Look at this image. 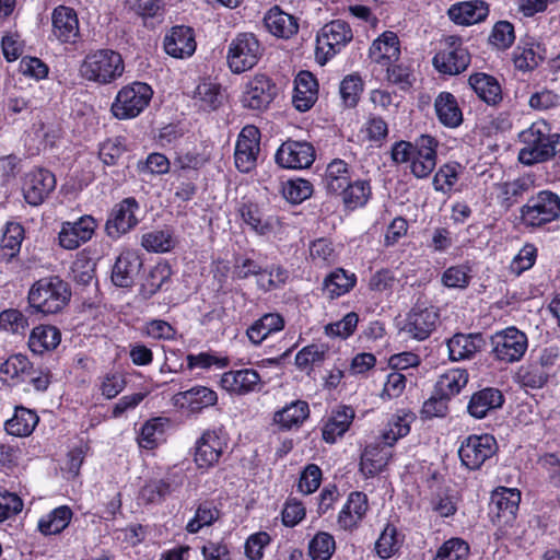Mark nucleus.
Here are the masks:
<instances>
[{"mask_svg":"<svg viewBox=\"0 0 560 560\" xmlns=\"http://www.w3.org/2000/svg\"><path fill=\"white\" fill-rule=\"evenodd\" d=\"M164 49L167 55L175 58L191 56L196 50V42L192 30L187 26H175L165 36Z\"/></svg>","mask_w":560,"mask_h":560,"instance_id":"b1692460","label":"nucleus"},{"mask_svg":"<svg viewBox=\"0 0 560 560\" xmlns=\"http://www.w3.org/2000/svg\"><path fill=\"white\" fill-rule=\"evenodd\" d=\"M338 195L342 196V201L348 209H357L364 206L371 196V186L368 180L352 179Z\"/></svg>","mask_w":560,"mask_h":560,"instance_id":"79ce46f5","label":"nucleus"},{"mask_svg":"<svg viewBox=\"0 0 560 560\" xmlns=\"http://www.w3.org/2000/svg\"><path fill=\"white\" fill-rule=\"evenodd\" d=\"M469 546L460 538H451L438 550L434 560H466Z\"/></svg>","mask_w":560,"mask_h":560,"instance_id":"bf43d9fd","label":"nucleus"},{"mask_svg":"<svg viewBox=\"0 0 560 560\" xmlns=\"http://www.w3.org/2000/svg\"><path fill=\"white\" fill-rule=\"evenodd\" d=\"M516 377L525 387L541 388L547 383L549 374L542 361H540L521 366Z\"/></svg>","mask_w":560,"mask_h":560,"instance_id":"a18cd8bd","label":"nucleus"},{"mask_svg":"<svg viewBox=\"0 0 560 560\" xmlns=\"http://www.w3.org/2000/svg\"><path fill=\"white\" fill-rule=\"evenodd\" d=\"M170 276L171 270L166 265H158L152 268L141 285V295L144 299L153 296L168 280Z\"/></svg>","mask_w":560,"mask_h":560,"instance_id":"6e6d98bb","label":"nucleus"},{"mask_svg":"<svg viewBox=\"0 0 560 560\" xmlns=\"http://www.w3.org/2000/svg\"><path fill=\"white\" fill-rule=\"evenodd\" d=\"M363 91V82L357 74H349L340 83L339 92L346 107L357 106Z\"/></svg>","mask_w":560,"mask_h":560,"instance_id":"4d7b16f0","label":"nucleus"},{"mask_svg":"<svg viewBox=\"0 0 560 560\" xmlns=\"http://www.w3.org/2000/svg\"><path fill=\"white\" fill-rule=\"evenodd\" d=\"M141 245L148 252L165 253L175 246V241L167 230L151 231L142 235Z\"/></svg>","mask_w":560,"mask_h":560,"instance_id":"603ef678","label":"nucleus"},{"mask_svg":"<svg viewBox=\"0 0 560 560\" xmlns=\"http://www.w3.org/2000/svg\"><path fill=\"white\" fill-rule=\"evenodd\" d=\"M353 38L350 25L342 20H334L325 24L316 37V58L324 65L328 59L340 52Z\"/></svg>","mask_w":560,"mask_h":560,"instance_id":"6e6552de","label":"nucleus"},{"mask_svg":"<svg viewBox=\"0 0 560 560\" xmlns=\"http://www.w3.org/2000/svg\"><path fill=\"white\" fill-rule=\"evenodd\" d=\"M284 327V319L278 313H268L257 319L248 329L247 336L254 345L261 343L270 334Z\"/></svg>","mask_w":560,"mask_h":560,"instance_id":"c9c22d12","label":"nucleus"},{"mask_svg":"<svg viewBox=\"0 0 560 560\" xmlns=\"http://www.w3.org/2000/svg\"><path fill=\"white\" fill-rule=\"evenodd\" d=\"M312 192V184L308 180L302 178L288 180L282 188L283 197L292 203L302 202L303 200L311 197Z\"/></svg>","mask_w":560,"mask_h":560,"instance_id":"052dcab7","label":"nucleus"},{"mask_svg":"<svg viewBox=\"0 0 560 560\" xmlns=\"http://www.w3.org/2000/svg\"><path fill=\"white\" fill-rule=\"evenodd\" d=\"M52 35L60 43H75L80 35L77 12L69 7L59 5L51 14Z\"/></svg>","mask_w":560,"mask_h":560,"instance_id":"412c9836","label":"nucleus"},{"mask_svg":"<svg viewBox=\"0 0 560 560\" xmlns=\"http://www.w3.org/2000/svg\"><path fill=\"white\" fill-rule=\"evenodd\" d=\"M55 175L48 170L38 168L26 174L23 184L25 200L32 206H38L54 191Z\"/></svg>","mask_w":560,"mask_h":560,"instance_id":"f3484780","label":"nucleus"},{"mask_svg":"<svg viewBox=\"0 0 560 560\" xmlns=\"http://www.w3.org/2000/svg\"><path fill=\"white\" fill-rule=\"evenodd\" d=\"M493 358L505 364L522 360L528 348L526 334L514 326L494 332L490 338Z\"/></svg>","mask_w":560,"mask_h":560,"instance_id":"0eeeda50","label":"nucleus"},{"mask_svg":"<svg viewBox=\"0 0 560 560\" xmlns=\"http://www.w3.org/2000/svg\"><path fill=\"white\" fill-rule=\"evenodd\" d=\"M139 203L132 197L121 200L112 209L105 224L106 233L112 238H118L138 224L136 211Z\"/></svg>","mask_w":560,"mask_h":560,"instance_id":"4468645a","label":"nucleus"},{"mask_svg":"<svg viewBox=\"0 0 560 560\" xmlns=\"http://www.w3.org/2000/svg\"><path fill=\"white\" fill-rule=\"evenodd\" d=\"M560 217V197L549 190L539 191L521 208L522 223L539 228Z\"/></svg>","mask_w":560,"mask_h":560,"instance_id":"39448f33","label":"nucleus"},{"mask_svg":"<svg viewBox=\"0 0 560 560\" xmlns=\"http://www.w3.org/2000/svg\"><path fill=\"white\" fill-rule=\"evenodd\" d=\"M72 511L62 505L50 512L46 518H42L38 528L44 535H55L62 532L70 523Z\"/></svg>","mask_w":560,"mask_h":560,"instance_id":"37998d69","label":"nucleus"},{"mask_svg":"<svg viewBox=\"0 0 560 560\" xmlns=\"http://www.w3.org/2000/svg\"><path fill=\"white\" fill-rule=\"evenodd\" d=\"M489 13L488 4L480 0L459 2L448 9V16L460 25H471L483 21Z\"/></svg>","mask_w":560,"mask_h":560,"instance_id":"c85d7f7f","label":"nucleus"},{"mask_svg":"<svg viewBox=\"0 0 560 560\" xmlns=\"http://www.w3.org/2000/svg\"><path fill=\"white\" fill-rule=\"evenodd\" d=\"M192 98L200 109L211 112L222 104L223 94L218 83L203 81L197 85Z\"/></svg>","mask_w":560,"mask_h":560,"instance_id":"4c0bfd02","label":"nucleus"},{"mask_svg":"<svg viewBox=\"0 0 560 560\" xmlns=\"http://www.w3.org/2000/svg\"><path fill=\"white\" fill-rule=\"evenodd\" d=\"M23 237L24 229L20 223L9 222L7 224L1 240L2 257L7 261L19 253Z\"/></svg>","mask_w":560,"mask_h":560,"instance_id":"49530a36","label":"nucleus"},{"mask_svg":"<svg viewBox=\"0 0 560 560\" xmlns=\"http://www.w3.org/2000/svg\"><path fill=\"white\" fill-rule=\"evenodd\" d=\"M515 39L514 26L508 21H500L493 26L490 43L499 49L509 48Z\"/></svg>","mask_w":560,"mask_h":560,"instance_id":"0e129e2a","label":"nucleus"},{"mask_svg":"<svg viewBox=\"0 0 560 560\" xmlns=\"http://www.w3.org/2000/svg\"><path fill=\"white\" fill-rule=\"evenodd\" d=\"M351 180L350 166L340 159L332 160L326 167L324 184L327 191L339 194Z\"/></svg>","mask_w":560,"mask_h":560,"instance_id":"f704fd0d","label":"nucleus"},{"mask_svg":"<svg viewBox=\"0 0 560 560\" xmlns=\"http://www.w3.org/2000/svg\"><path fill=\"white\" fill-rule=\"evenodd\" d=\"M310 255L316 265H329L336 260L335 249L326 238L314 241L310 246Z\"/></svg>","mask_w":560,"mask_h":560,"instance_id":"69168bd1","label":"nucleus"},{"mask_svg":"<svg viewBox=\"0 0 560 560\" xmlns=\"http://www.w3.org/2000/svg\"><path fill=\"white\" fill-rule=\"evenodd\" d=\"M435 113L446 127L455 128L463 121V114L457 104L455 96L448 92H442L434 102Z\"/></svg>","mask_w":560,"mask_h":560,"instance_id":"72a5a7b5","label":"nucleus"},{"mask_svg":"<svg viewBox=\"0 0 560 560\" xmlns=\"http://www.w3.org/2000/svg\"><path fill=\"white\" fill-rule=\"evenodd\" d=\"M191 411H199L203 408L215 405L217 393L208 387L197 386L180 393Z\"/></svg>","mask_w":560,"mask_h":560,"instance_id":"09e8293b","label":"nucleus"},{"mask_svg":"<svg viewBox=\"0 0 560 560\" xmlns=\"http://www.w3.org/2000/svg\"><path fill=\"white\" fill-rule=\"evenodd\" d=\"M397 529L387 524L375 542V550L382 559L390 558L398 550Z\"/></svg>","mask_w":560,"mask_h":560,"instance_id":"680f3d73","label":"nucleus"},{"mask_svg":"<svg viewBox=\"0 0 560 560\" xmlns=\"http://www.w3.org/2000/svg\"><path fill=\"white\" fill-rule=\"evenodd\" d=\"M142 267V260L137 252L122 250L117 257L113 270L112 281L120 288L130 287Z\"/></svg>","mask_w":560,"mask_h":560,"instance_id":"4be33fe9","label":"nucleus"},{"mask_svg":"<svg viewBox=\"0 0 560 560\" xmlns=\"http://www.w3.org/2000/svg\"><path fill=\"white\" fill-rule=\"evenodd\" d=\"M68 284L58 277L36 281L28 292L30 307L45 315L60 312L70 300Z\"/></svg>","mask_w":560,"mask_h":560,"instance_id":"7ed1b4c3","label":"nucleus"},{"mask_svg":"<svg viewBox=\"0 0 560 560\" xmlns=\"http://www.w3.org/2000/svg\"><path fill=\"white\" fill-rule=\"evenodd\" d=\"M310 409L306 401L296 400L275 413V422L284 429L298 427L308 417Z\"/></svg>","mask_w":560,"mask_h":560,"instance_id":"a19ab883","label":"nucleus"},{"mask_svg":"<svg viewBox=\"0 0 560 560\" xmlns=\"http://www.w3.org/2000/svg\"><path fill=\"white\" fill-rule=\"evenodd\" d=\"M467 382L468 373L466 370L453 369L439 377L435 390L438 395H443L451 399L455 395L459 394L462 388L466 386Z\"/></svg>","mask_w":560,"mask_h":560,"instance_id":"ea45409f","label":"nucleus"},{"mask_svg":"<svg viewBox=\"0 0 560 560\" xmlns=\"http://www.w3.org/2000/svg\"><path fill=\"white\" fill-rule=\"evenodd\" d=\"M400 55L399 39L393 32H385L375 39L370 48L372 62L382 68L398 60Z\"/></svg>","mask_w":560,"mask_h":560,"instance_id":"a878e982","label":"nucleus"},{"mask_svg":"<svg viewBox=\"0 0 560 560\" xmlns=\"http://www.w3.org/2000/svg\"><path fill=\"white\" fill-rule=\"evenodd\" d=\"M498 451L495 439L490 434L469 435L460 444L458 455L462 464L470 470L479 469Z\"/></svg>","mask_w":560,"mask_h":560,"instance_id":"9b49d317","label":"nucleus"},{"mask_svg":"<svg viewBox=\"0 0 560 560\" xmlns=\"http://www.w3.org/2000/svg\"><path fill=\"white\" fill-rule=\"evenodd\" d=\"M388 463V453L376 447H366L361 455L360 470L371 478L381 472Z\"/></svg>","mask_w":560,"mask_h":560,"instance_id":"c03bdc74","label":"nucleus"},{"mask_svg":"<svg viewBox=\"0 0 560 560\" xmlns=\"http://www.w3.org/2000/svg\"><path fill=\"white\" fill-rule=\"evenodd\" d=\"M315 152L308 142L288 140L276 153V162L283 168H306L312 165Z\"/></svg>","mask_w":560,"mask_h":560,"instance_id":"2eb2a0df","label":"nucleus"},{"mask_svg":"<svg viewBox=\"0 0 560 560\" xmlns=\"http://www.w3.org/2000/svg\"><path fill=\"white\" fill-rule=\"evenodd\" d=\"M0 327L13 334H24L28 322L18 310H7L0 313Z\"/></svg>","mask_w":560,"mask_h":560,"instance_id":"338daca9","label":"nucleus"},{"mask_svg":"<svg viewBox=\"0 0 560 560\" xmlns=\"http://www.w3.org/2000/svg\"><path fill=\"white\" fill-rule=\"evenodd\" d=\"M442 48L433 57V66L444 74L455 75L467 69L470 55L459 36L451 35L441 42Z\"/></svg>","mask_w":560,"mask_h":560,"instance_id":"1a4fd4ad","label":"nucleus"},{"mask_svg":"<svg viewBox=\"0 0 560 560\" xmlns=\"http://www.w3.org/2000/svg\"><path fill=\"white\" fill-rule=\"evenodd\" d=\"M439 314L434 307H416L407 317L401 331L416 340L427 339L435 329Z\"/></svg>","mask_w":560,"mask_h":560,"instance_id":"aec40b11","label":"nucleus"},{"mask_svg":"<svg viewBox=\"0 0 560 560\" xmlns=\"http://www.w3.org/2000/svg\"><path fill=\"white\" fill-rule=\"evenodd\" d=\"M260 152V131L253 125L245 126L237 138L234 159L238 171L247 173L252 171L257 163Z\"/></svg>","mask_w":560,"mask_h":560,"instance_id":"f8f14e48","label":"nucleus"},{"mask_svg":"<svg viewBox=\"0 0 560 560\" xmlns=\"http://www.w3.org/2000/svg\"><path fill=\"white\" fill-rule=\"evenodd\" d=\"M468 83L477 96L488 105H497L502 101L501 85L494 77L478 72L469 77Z\"/></svg>","mask_w":560,"mask_h":560,"instance_id":"c756f323","label":"nucleus"},{"mask_svg":"<svg viewBox=\"0 0 560 560\" xmlns=\"http://www.w3.org/2000/svg\"><path fill=\"white\" fill-rule=\"evenodd\" d=\"M355 278L347 275L343 269L331 272L324 281V290L330 298L340 296L353 288Z\"/></svg>","mask_w":560,"mask_h":560,"instance_id":"8fccbe9b","label":"nucleus"},{"mask_svg":"<svg viewBox=\"0 0 560 560\" xmlns=\"http://www.w3.org/2000/svg\"><path fill=\"white\" fill-rule=\"evenodd\" d=\"M354 419V410L351 407L342 406L332 412L323 428V439L327 443H335L349 429Z\"/></svg>","mask_w":560,"mask_h":560,"instance_id":"473e14b6","label":"nucleus"},{"mask_svg":"<svg viewBox=\"0 0 560 560\" xmlns=\"http://www.w3.org/2000/svg\"><path fill=\"white\" fill-rule=\"evenodd\" d=\"M61 340L60 331L49 325L35 327L28 339V347L34 353H43L55 349Z\"/></svg>","mask_w":560,"mask_h":560,"instance_id":"e433bc0d","label":"nucleus"},{"mask_svg":"<svg viewBox=\"0 0 560 560\" xmlns=\"http://www.w3.org/2000/svg\"><path fill=\"white\" fill-rule=\"evenodd\" d=\"M503 401V395L499 389L487 387L472 394L467 410L471 417L482 419L489 411L500 408Z\"/></svg>","mask_w":560,"mask_h":560,"instance_id":"cd10ccee","label":"nucleus"},{"mask_svg":"<svg viewBox=\"0 0 560 560\" xmlns=\"http://www.w3.org/2000/svg\"><path fill=\"white\" fill-rule=\"evenodd\" d=\"M448 401L450 398L438 395L435 392L433 396L424 401L421 409L422 417L427 419L445 417L448 413Z\"/></svg>","mask_w":560,"mask_h":560,"instance_id":"774afa93","label":"nucleus"},{"mask_svg":"<svg viewBox=\"0 0 560 560\" xmlns=\"http://www.w3.org/2000/svg\"><path fill=\"white\" fill-rule=\"evenodd\" d=\"M30 361L25 355H12L1 364L0 376L3 382L25 381L24 376L30 374Z\"/></svg>","mask_w":560,"mask_h":560,"instance_id":"de8ad7c7","label":"nucleus"},{"mask_svg":"<svg viewBox=\"0 0 560 560\" xmlns=\"http://www.w3.org/2000/svg\"><path fill=\"white\" fill-rule=\"evenodd\" d=\"M125 63L120 54L112 49H98L89 52L81 67V75L98 84H109L120 78Z\"/></svg>","mask_w":560,"mask_h":560,"instance_id":"20e7f679","label":"nucleus"},{"mask_svg":"<svg viewBox=\"0 0 560 560\" xmlns=\"http://www.w3.org/2000/svg\"><path fill=\"white\" fill-rule=\"evenodd\" d=\"M96 222L91 215H83L75 222H65L58 238L61 247L75 249L90 241L94 234Z\"/></svg>","mask_w":560,"mask_h":560,"instance_id":"6ab92c4d","label":"nucleus"},{"mask_svg":"<svg viewBox=\"0 0 560 560\" xmlns=\"http://www.w3.org/2000/svg\"><path fill=\"white\" fill-rule=\"evenodd\" d=\"M218 510L212 508L208 503L200 504L195 513L192 520H190L186 526V529L195 534L199 532L203 526L211 525L218 518Z\"/></svg>","mask_w":560,"mask_h":560,"instance_id":"e2e57ef3","label":"nucleus"},{"mask_svg":"<svg viewBox=\"0 0 560 560\" xmlns=\"http://www.w3.org/2000/svg\"><path fill=\"white\" fill-rule=\"evenodd\" d=\"M266 28L278 37L289 38L299 30L296 19L278 7L270 9L264 18Z\"/></svg>","mask_w":560,"mask_h":560,"instance_id":"2f4dec72","label":"nucleus"},{"mask_svg":"<svg viewBox=\"0 0 560 560\" xmlns=\"http://www.w3.org/2000/svg\"><path fill=\"white\" fill-rule=\"evenodd\" d=\"M542 57L535 49L533 44L517 46L513 51V62L516 69L528 72L536 69L542 61Z\"/></svg>","mask_w":560,"mask_h":560,"instance_id":"5fc2aeb1","label":"nucleus"},{"mask_svg":"<svg viewBox=\"0 0 560 560\" xmlns=\"http://www.w3.org/2000/svg\"><path fill=\"white\" fill-rule=\"evenodd\" d=\"M368 511V497L363 492L350 493L338 516V524L343 529H352Z\"/></svg>","mask_w":560,"mask_h":560,"instance_id":"7c9ffc66","label":"nucleus"},{"mask_svg":"<svg viewBox=\"0 0 560 560\" xmlns=\"http://www.w3.org/2000/svg\"><path fill=\"white\" fill-rule=\"evenodd\" d=\"M262 55V48L252 33L238 34L230 44L228 63L232 72L242 73L255 67Z\"/></svg>","mask_w":560,"mask_h":560,"instance_id":"9d476101","label":"nucleus"},{"mask_svg":"<svg viewBox=\"0 0 560 560\" xmlns=\"http://www.w3.org/2000/svg\"><path fill=\"white\" fill-rule=\"evenodd\" d=\"M228 442L222 430H207L195 445V463L199 468H210L215 465Z\"/></svg>","mask_w":560,"mask_h":560,"instance_id":"ddd939ff","label":"nucleus"},{"mask_svg":"<svg viewBox=\"0 0 560 560\" xmlns=\"http://www.w3.org/2000/svg\"><path fill=\"white\" fill-rule=\"evenodd\" d=\"M38 422L37 415L24 407H16L14 416L5 422V430L15 436H27Z\"/></svg>","mask_w":560,"mask_h":560,"instance_id":"58836bf2","label":"nucleus"},{"mask_svg":"<svg viewBox=\"0 0 560 560\" xmlns=\"http://www.w3.org/2000/svg\"><path fill=\"white\" fill-rule=\"evenodd\" d=\"M436 140L428 135H422L415 142L411 160V173L418 178H425L436 165Z\"/></svg>","mask_w":560,"mask_h":560,"instance_id":"a211bd4d","label":"nucleus"},{"mask_svg":"<svg viewBox=\"0 0 560 560\" xmlns=\"http://www.w3.org/2000/svg\"><path fill=\"white\" fill-rule=\"evenodd\" d=\"M327 354V348L323 345H310L304 347L295 355V364L301 370H312L320 365Z\"/></svg>","mask_w":560,"mask_h":560,"instance_id":"864d4df0","label":"nucleus"},{"mask_svg":"<svg viewBox=\"0 0 560 560\" xmlns=\"http://www.w3.org/2000/svg\"><path fill=\"white\" fill-rule=\"evenodd\" d=\"M276 94L277 88L272 81L265 74H257L246 84L242 104L249 109L262 110L269 106Z\"/></svg>","mask_w":560,"mask_h":560,"instance_id":"dca6fc26","label":"nucleus"},{"mask_svg":"<svg viewBox=\"0 0 560 560\" xmlns=\"http://www.w3.org/2000/svg\"><path fill=\"white\" fill-rule=\"evenodd\" d=\"M530 180L527 178H517L512 182L503 183L499 186L502 205L510 208L516 200L528 191Z\"/></svg>","mask_w":560,"mask_h":560,"instance_id":"13d9d810","label":"nucleus"},{"mask_svg":"<svg viewBox=\"0 0 560 560\" xmlns=\"http://www.w3.org/2000/svg\"><path fill=\"white\" fill-rule=\"evenodd\" d=\"M152 94L147 83L133 82L118 91L110 110L118 119L135 118L149 105Z\"/></svg>","mask_w":560,"mask_h":560,"instance_id":"423d86ee","label":"nucleus"},{"mask_svg":"<svg viewBox=\"0 0 560 560\" xmlns=\"http://www.w3.org/2000/svg\"><path fill=\"white\" fill-rule=\"evenodd\" d=\"M521 502V492L515 488H498L492 492L489 514L497 535L504 538H518L516 515Z\"/></svg>","mask_w":560,"mask_h":560,"instance_id":"f03ea898","label":"nucleus"},{"mask_svg":"<svg viewBox=\"0 0 560 560\" xmlns=\"http://www.w3.org/2000/svg\"><path fill=\"white\" fill-rule=\"evenodd\" d=\"M520 137L524 147L520 150L518 160L525 165L547 161L560 151V135L550 133L545 122H534Z\"/></svg>","mask_w":560,"mask_h":560,"instance_id":"f257e3e1","label":"nucleus"},{"mask_svg":"<svg viewBox=\"0 0 560 560\" xmlns=\"http://www.w3.org/2000/svg\"><path fill=\"white\" fill-rule=\"evenodd\" d=\"M293 105L300 112L308 110L317 100V81L308 71H301L295 78Z\"/></svg>","mask_w":560,"mask_h":560,"instance_id":"bb28decb","label":"nucleus"},{"mask_svg":"<svg viewBox=\"0 0 560 560\" xmlns=\"http://www.w3.org/2000/svg\"><path fill=\"white\" fill-rule=\"evenodd\" d=\"M335 549V539L326 532H318L308 545V553L313 560H329Z\"/></svg>","mask_w":560,"mask_h":560,"instance_id":"3c124183","label":"nucleus"},{"mask_svg":"<svg viewBox=\"0 0 560 560\" xmlns=\"http://www.w3.org/2000/svg\"><path fill=\"white\" fill-rule=\"evenodd\" d=\"M485 346L486 340L480 332L455 334L447 341L448 357L452 361L469 360Z\"/></svg>","mask_w":560,"mask_h":560,"instance_id":"5701e85b","label":"nucleus"},{"mask_svg":"<svg viewBox=\"0 0 560 560\" xmlns=\"http://www.w3.org/2000/svg\"><path fill=\"white\" fill-rule=\"evenodd\" d=\"M260 375L253 369L225 372L221 377V386L230 392L244 395L258 389Z\"/></svg>","mask_w":560,"mask_h":560,"instance_id":"393cba45","label":"nucleus"}]
</instances>
